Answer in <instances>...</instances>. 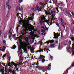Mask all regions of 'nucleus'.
<instances>
[{"label": "nucleus", "instance_id": "nucleus-11", "mask_svg": "<svg viewBox=\"0 0 74 74\" xmlns=\"http://www.w3.org/2000/svg\"><path fill=\"white\" fill-rule=\"evenodd\" d=\"M11 64H12V65H14L16 69L17 67V64L14 63V62L12 61L11 62Z\"/></svg>", "mask_w": 74, "mask_h": 74}, {"label": "nucleus", "instance_id": "nucleus-27", "mask_svg": "<svg viewBox=\"0 0 74 74\" xmlns=\"http://www.w3.org/2000/svg\"><path fill=\"white\" fill-rule=\"evenodd\" d=\"M74 67V63H73L72 65V66H70V68H71V67Z\"/></svg>", "mask_w": 74, "mask_h": 74}, {"label": "nucleus", "instance_id": "nucleus-15", "mask_svg": "<svg viewBox=\"0 0 74 74\" xmlns=\"http://www.w3.org/2000/svg\"><path fill=\"white\" fill-rule=\"evenodd\" d=\"M39 8V7L38 6V5H37L35 7V11H36L37 10H38Z\"/></svg>", "mask_w": 74, "mask_h": 74}, {"label": "nucleus", "instance_id": "nucleus-1", "mask_svg": "<svg viewBox=\"0 0 74 74\" xmlns=\"http://www.w3.org/2000/svg\"><path fill=\"white\" fill-rule=\"evenodd\" d=\"M23 27L25 28V29L23 30L24 32L31 31L29 33L30 35L32 36H33L34 37H37V35L33 34L34 33H36V32L37 31V30H34V27H32L30 29H29V24L24 23L23 25Z\"/></svg>", "mask_w": 74, "mask_h": 74}, {"label": "nucleus", "instance_id": "nucleus-19", "mask_svg": "<svg viewBox=\"0 0 74 74\" xmlns=\"http://www.w3.org/2000/svg\"><path fill=\"white\" fill-rule=\"evenodd\" d=\"M7 7L8 10H10V9L11 8V6H10V5H9L8 4L7 5Z\"/></svg>", "mask_w": 74, "mask_h": 74}, {"label": "nucleus", "instance_id": "nucleus-45", "mask_svg": "<svg viewBox=\"0 0 74 74\" xmlns=\"http://www.w3.org/2000/svg\"><path fill=\"white\" fill-rule=\"evenodd\" d=\"M19 22H20V24L22 23V21L20 20V21H19Z\"/></svg>", "mask_w": 74, "mask_h": 74}, {"label": "nucleus", "instance_id": "nucleus-59", "mask_svg": "<svg viewBox=\"0 0 74 74\" xmlns=\"http://www.w3.org/2000/svg\"><path fill=\"white\" fill-rule=\"evenodd\" d=\"M9 60H11V57H9Z\"/></svg>", "mask_w": 74, "mask_h": 74}, {"label": "nucleus", "instance_id": "nucleus-43", "mask_svg": "<svg viewBox=\"0 0 74 74\" xmlns=\"http://www.w3.org/2000/svg\"><path fill=\"white\" fill-rule=\"evenodd\" d=\"M72 51H73V53H72V55H73H73H74V51H73V50H72Z\"/></svg>", "mask_w": 74, "mask_h": 74}, {"label": "nucleus", "instance_id": "nucleus-39", "mask_svg": "<svg viewBox=\"0 0 74 74\" xmlns=\"http://www.w3.org/2000/svg\"><path fill=\"white\" fill-rule=\"evenodd\" d=\"M71 32L72 33H74V32H73V29H71Z\"/></svg>", "mask_w": 74, "mask_h": 74}, {"label": "nucleus", "instance_id": "nucleus-9", "mask_svg": "<svg viewBox=\"0 0 74 74\" xmlns=\"http://www.w3.org/2000/svg\"><path fill=\"white\" fill-rule=\"evenodd\" d=\"M22 6H18L16 8V10L18 11L19 10L20 11H21L22 10Z\"/></svg>", "mask_w": 74, "mask_h": 74}, {"label": "nucleus", "instance_id": "nucleus-18", "mask_svg": "<svg viewBox=\"0 0 74 74\" xmlns=\"http://www.w3.org/2000/svg\"><path fill=\"white\" fill-rule=\"evenodd\" d=\"M49 43H50V44H52V43H53L54 42L53 40H49Z\"/></svg>", "mask_w": 74, "mask_h": 74}, {"label": "nucleus", "instance_id": "nucleus-46", "mask_svg": "<svg viewBox=\"0 0 74 74\" xmlns=\"http://www.w3.org/2000/svg\"><path fill=\"white\" fill-rule=\"evenodd\" d=\"M3 7L4 9H5V5H4L3 6Z\"/></svg>", "mask_w": 74, "mask_h": 74}, {"label": "nucleus", "instance_id": "nucleus-34", "mask_svg": "<svg viewBox=\"0 0 74 74\" xmlns=\"http://www.w3.org/2000/svg\"><path fill=\"white\" fill-rule=\"evenodd\" d=\"M6 56V54H4L3 55V59H4V58Z\"/></svg>", "mask_w": 74, "mask_h": 74}, {"label": "nucleus", "instance_id": "nucleus-49", "mask_svg": "<svg viewBox=\"0 0 74 74\" xmlns=\"http://www.w3.org/2000/svg\"><path fill=\"white\" fill-rule=\"evenodd\" d=\"M56 25L57 26H58V27H59V24H58V23H57L56 24Z\"/></svg>", "mask_w": 74, "mask_h": 74}, {"label": "nucleus", "instance_id": "nucleus-17", "mask_svg": "<svg viewBox=\"0 0 74 74\" xmlns=\"http://www.w3.org/2000/svg\"><path fill=\"white\" fill-rule=\"evenodd\" d=\"M50 47L51 48H55V45L54 44H52L50 45Z\"/></svg>", "mask_w": 74, "mask_h": 74}, {"label": "nucleus", "instance_id": "nucleus-55", "mask_svg": "<svg viewBox=\"0 0 74 74\" xmlns=\"http://www.w3.org/2000/svg\"><path fill=\"white\" fill-rule=\"evenodd\" d=\"M60 4H61L62 5L63 4V2H62L61 3H60Z\"/></svg>", "mask_w": 74, "mask_h": 74}, {"label": "nucleus", "instance_id": "nucleus-58", "mask_svg": "<svg viewBox=\"0 0 74 74\" xmlns=\"http://www.w3.org/2000/svg\"><path fill=\"white\" fill-rule=\"evenodd\" d=\"M54 17H55V16H52V19H53V18H54Z\"/></svg>", "mask_w": 74, "mask_h": 74}, {"label": "nucleus", "instance_id": "nucleus-38", "mask_svg": "<svg viewBox=\"0 0 74 74\" xmlns=\"http://www.w3.org/2000/svg\"><path fill=\"white\" fill-rule=\"evenodd\" d=\"M3 42L4 44H5V42H6V41H5V40H3Z\"/></svg>", "mask_w": 74, "mask_h": 74}, {"label": "nucleus", "instance_id": "nucleus-62", "mask_svg": "<svg viewBox=\"0 0 74 74\" xmlns=\"http://www.w3.org/2000/svg\"><path fill=\"white\" fill-rule=\"evenodd\" d=\"M69 42L70 43V44H71V41H70Z\"/></svg>", "mask_w": 74, "mask_h": 74}, {"label": "nucleus", "instance_id": "nucleus-60", "mask_svg": "<svg viewBox=\"0 0 74 74\" xmlns=\"http://www.w3.org/2000/svg\"><path fill=\"white\" fill-rule=\"evenodd\" d=\"M2 47H0V49H1L2 48Z\"/></svg>", "mask_w": 74, "mask_h": 74}, {"label": "nucleus", "instance_id": "nucleus-50", "mask_svg": "<svg viewBox=\"0 0 74 74\" xmlns=\"http://www.w3.org/2000/svg\"><path fill=\"white\" fill-rule=\"evenodd\" d=\"M10 34H11V35H12V32H10Z\"/></svg>", "mask_w": 74, "mask_h": 74}, {"label": "nucleus", "instance_id": "nucleus-42", "mask_svg": "<svg viewBox=\"0 0 74 74\" xmlns=\"http://www.w3.org/2000/svg\"><path fill=\"white\" fill-rule=\"evenodd\" d=\"M18 27H16V32H17L18 31Z\"/></svg>", "mask_w": 74, "mask_h": 74}, {"label": "nucleus", "instance_id": "nucleus-30", "mask_svg": "<svg viewBox=\"0 0 74 74\" xmlns=\"http://www.w3.org/2000/svg\"><path fill=\"white\" fill-rule=\"evenodd\" d=\"M45 44H47V45H48V44H49V41H47L45 42Z\"/></svg>", "mask_w": 74, "mask_h": 74}, {"label": "nucleus", "instance_id": "nucleus-2", "mask_svg": "<svg viewBox=\"0 0 74 74\" xmlns=\"http://www.w3.org/2000/svg\"><path fill=\"white\" fill-rule=\"evenodd\" d=\"M28 46V44H25L24 45H23L22 46H20L18 47V50L17 52H19V51H21L22 52V51L21 50L22 49H23L24 51H26L25 53H27V50H26V48Z\"/></svg>", "mask_w": 74, "mask_h": 74}, {"label": "nucleus", "instance_id": "nucleus-5", "mask_svg": "<svg viewBox=\"0 0 74 74\" xmlns=\"http://www.w3.org/2000/svg\"><path fill=\"white\" fill-rule=\"evenodd\" d=\"M45 57L44 56L40 55L39 57L38 58V60H40V59H42V63H44L45 61V59H45Z\"/></svg>", "mask_w": 74, "mask_h": 74}, {"label": "nucleus", "instance_id": "nucleus-54", "mask_svg": "<svg viewBox=\"0 0 74 74\" xmlns=\"http://www.w3.org/2000/svg\"><path fill=\"white\" fill-rule=\"evenodd\" d=\"M45 49H46V50H47V51H49V49H47L46 48H45Z\"/></svg>", "mask_w": 74, "mask_h": 74}, {"label": "nucleus", "instance_id": "nucleus-8", "mask_svg": "<svg viewBox=\"0 0 74 74\" xmlns=\"http://www.w3.org/2000/svg\"><path fill=\"white\" fill-rule=\"evenodd\" d=\"M32 16H31V17H28V18L27 19V20L28 22H29V20H30L31 21H33V19H34V18L33 17V16H34V14H32Z\"/></svg>", "mask_w": 74, "mask_h": 74}, {"label": "nucleus", "instance_id": "nucleus-6", "mask_svg": "<svg viewBox=\"0 0 74 74\" xmlns=\"http://www.w3.org/2000/svg\"><path fill=\"white\" fill-rule=\"evenodd\" d=\"M23 38H24V37L22 36H21L20 37H18L17 39H18V40H19L20 43V44H22V40H21L24 39H23Z\"/></svg>", "mask_w": 74, "mask_h": 74}, {"label": "nucleus", "instance_id": "nucleus-20", "mask_svg": "<svg viewBox=\"0 0 74 74\" xmlns=\"http://www.w3.org/2000/svg\"><path fill=\"white\" fill-rule=\"evenodd\" d=\"M34 65H36V66H37L38 65V61H37V63L35 62L34 63Z\"/></svg>", "mask_w": 74, "mask_h": 74}, {"label": "nucleus", "instance_id": "nucleus-3", "mask_svg": "<svg viewBox=\"0 0 74 74\" xmlns=\"http://www.w3.org/2000/svg\"><path fill=\"white\" fill-rule=\"evenodd\" d=\"M51 65L50 64H49L47 66L43 67L42 68V71L43 72H45V71H47V70H49V71L51 70Z\"/></svg>", "mask_w": 74, "mask_h": 74}, {"label": "nucleus", "instance_id": "nucleus-48", "mask_svg": "<svg viewBox=\"0 0 74 74\" xmlns=\"http://www.w3.org/2000/svg\"><path fill=\"white\" fill-rule=\"evenodd\" d=\"M71 13L73 15H74V14L73 12H71Z\"/></svg>", "mask_w": 74, "mask_h": 74}, {"label": "nucleus", "instance_id": "nucleus-33", "mask_svg": "<svg viewBox=\"0 0 74 74\" xmlns=\"http://www.w3.org/2000/svg\"><path fill=\"white\" fill-rule=\"evenodd\" d=\"M31 52L32 53H34V50H31Z\"/></svg>", "mask_w": 74, "mask_h": 74}, {"label": "nucleus", "instance_id": "nucleus-47", "mask_svg": "<svg viewBox=\"0 0 74 74\" xmlns=\"http://www.w3.org/2000/svg\"><path fill=\"white\" fill-rule=\"evenodd\" d=\"M13 37H16L15 34L13 35Z\"/></svg>", "mask_w": 74, "mask_h": 74}, {"label": "nucleus", "instance_id": "nucleus-29", "mask_svg": "<svg viewBox=\"0 0 74 74\" xmlns=\"http://www.w3.org/2000/svg\"><path fill=\"white\" fill-rule=\"evenodd\" d=\"M12 74H15V70H13V71H12Z\"/></svg>", "mask_w": 74, "mask_h": 74}, {"label": "nucleus", "instance_id": "nucleus-16", "mask_svg": "<svg viewBox=\"0 0 74 74\" xmlns=\"http://www.w3.org/2000/svg\"><path fill=\"white\" fill-rule=\"evenodd\" d=\"M42 7H40V8H39L38 9V11H39V12H40V11H42Z\"/></svg>", "mask_w": 74, "mask_h": 74}, {"label": "nucleus", "instance_id": "nucleus-52", "mask_svg": "<svg viewBox=\"0 0 74 74\" xmlns=\"http://www.w3.org/2000/svg\"><path fill=\"white\" fill-rule=\"evenodd\" d=\"M46 15H48V12H47V13H46Z\"/></svg>", "mask_w": 74, "mask_h": 74}, {"label": "nucleus", "instance_id": "nucleus-57", "mask_svg": "<svg viewBox=\"0 0 74 74\" xmlns=\"http://www.w3.org/2000/svg\"><path fill=\"white\" fill-rule=\"evenodd\" d=\"M8 65H9V66H10V65H11V63H9L8 64Z\"/></svg>", "mask_w": 74, "mask_h": 74}, {"label": "nucleus", "instance_id": "nucleus-51", "mask_svg": "<svg viewBox=\"0 0 74 74\" xmlns=\"http://www.w3.org/2000/svg\"><path fill=\"white\" fill-rule=\"evenodd\" d=\"M68 71H69V69H67L66 70V73H68Z\"/></svg>", "mask_w": 74, "mask_h": 74}, {"label": "nucleus", "instance_id": "nucleus-31", "mask_svg": "<svg viewBox=\"0 0 74 74\" xmlns=\"http://www.w3.org/2000/svg\"><path fill=\"white\" fill-rule=\"evenodd\" d=\"M8 3H9V0H7L6 2L7 5H8Z\"/></svg>", "mask_w": 74, "mask_h": 74}, {"label": "nucleus", "instance_id": "nucleus-23", "mask_svg": "<svg viewBox=\"0 0 74 74\" xmlns=\"http://www.w3.org/2000/svg\"><path fill=\"white\" fill-rule=\"evenodd\" d=\"M39 5H43L44 3H42L40 2Z\"/></svg>", "mask_w": 74, "mask_h": 74}, {"label": "nucleus", "instance_id": "nucleus-40", "mask_svg": "<svg viewBox=\"0 0 74 74\" xmlns=\"http://www.w3.org/2000/svg\"><path fill=\"white\" fill-rule=\"evenodd\" d=\"M19 14H21V13H18L17 15H16V16H17L18 17V16H19Z\"/></svg>", "mask_w": 74, "mask_h": 74}, {"label": "nucleus", "instance_id": "nucleus-7", "mask_svg": "<svg viewBox=\"0 0 74 74\" xmlns=\"http://www.w3.org/2000/svg\"><path fill=\"white\" fill-rule=\"evenodd\" d=\"M54 38L56 39V38H58L59 36H60V33L59 34L58 33H57L56 34L54 32Z\"/></svg>", "mask_w": 74, "mask_h": 74}, {"label": "nucleus", "instance_id": "nucleus-32", "mask_svg": "<svg viewBox=\"0 0 74 74\" xmlns=\"http://www.w3.org/2000/svg\"><path fill=\"white\" fill-rule=\"evenodd\" d=\"M61 21L62 23H64V21H63V19H62V18L61 19Z\"/></svg>", "mask_w": 74, "mask_h": 74}, {"label": "nucleus", "instance_id": "nucleus-14", "mask_svg": "<svg viewBox=\"0 0 74 74\" xmlns=\"http://www.w3.org/2000/svg\"><path fill=\"white\" fill-rule=\"evenodd\" d=\"M27 48L28 49H30V50H34V49L33 48V47H27Z\"/></svg>", "mask_w": 74, "mask_h": 74}, {"label": "nucleus", "instance_id": "nucleus-21", "mask_svg": "<svg viewBox=\"0 0 74 74\" xmlns=\"http://www.w3.org/2000/svg\"><path fill=\"white\" fill-rule=\"evenodd\" d=\"M71 39L72 41H73V42H74V37H72L71 38Z\"/></svg>", "mask_w": 74, "mask_h": 74}, {"label": "nucleus", "instance_id": "nucleus-53", "mask_svg": "<svg viewBox=\"0 0 74 74\" xmlns=\"http://www.w3.org/2000/svg\"><path fill=\"white\" fill-rule=\"evenodd\" d=\"M62 26L64 28H65V26H64L63 25H62Z\"/></svg>", "mask_w": 74, "mask_h": 74}, {"label": "nucleus", "instance_id": "nucleus-4", "mask_svg": "<svg viewBox=\"0 0 74 74\" xmlns=\"http://www.w3.org/2000/svg\"><path fill=\"white\" fill-rule=\"evenodd\" d=\"M41 21H40V23L41 25H42L43 24H44L45 22L44 21H42L43 20H45V16H43L41 17Z\"/></svg>", "mask_w": 74, "mask_h": 74}, {"label": "nucleus", "instance_id": "nucleus-56", "mask_svg": "<svg viewBox=\"0 0 74 74\" xmlns=\"http://www.w3.org/2000/svg\"><path fill=\"white\" fill-rule=\"evenodd\" d=\"M7 35H6V36H5L4 37L5 38H7Z\"/></svg>", "mask_w": 74, "mask_h": 74}, {"label": "nucleus", "instance_id": "nucleus-10", "mask_svg": "<svg viewBox=\"0 0 74 74\" xmlns=\"http://www.w3.org/2000/svg\"><path fill=\"white\" fill-rule=\"evenodd\" d=\"M6 48V47L5 46H4L2 47L1 49H0V51H2V52H5V49Z\"/></svg>", "mask_w": 74, "mask_h": 74}, {"label": "nucleus", "instance_id": "nucleus-63", "mask_svg": "<svg viewBox=\"0 0 74 74\" xmlns=\"http://www.w3.org/2000/svg\"><path fill=\"white\" fill-rule=\"evenodd\" d=\"M56 42H57V43L58 44V41H56Z\"/></svg>", "mask_w": 74, "mask_h": 74}, {"label": "nucleus", "instance_id": "nucleus-44", "mask_svg": "<svg viewBox=\"0 0 74 74\" xmlns=\"http://www.w3.org/2000/svg\"><path fill=\"white\" fill-rule=\"evenodd\" d=\"M11 37V35H9V38H10Z\"/></svg>", "mask_w": 74, "mask_h": 74}, {"label": "nucleus", "instance_id": "nucleus-22", "mask_svg": "<svg viewBox=\"0 0 74 74\" xmlns=\"http://www.w3.org/2000/svg\"><path fill=\"white\" fill-rule=\"evenodd\" d=\"M16 46H15V45H14L13 46L12 49H15V48H16Z\"/></svg>", "mask_w": 74, "mask_h": 74}, {"label": "nucleus", "instance_id": "nucleus-26", "mask_svg": "<svg viewBox=\"0 0 74 74\" xmlns=\"http://www.w3.org/2000/svg\"><path fill=\"white\" fill-rule=\"evenodd\" d=\"M23 1V0H19L18 2L19 3H22V2Z\"/></svg>", "mask_w": 74, "mask_h": 74}, {"label": "nucleus", "instance_id": "nucleus-41", "mask_svg": "<svg viewBox=\"0 0 74 74\" xmlns=\"http://www.w3.org/2000/svg\"><path fill=\"white\" fill-rule=\"evenodd\" d=\"M52 58H53V57L52 56H51V55H50V59H52Z\"/></svg>", "mask_w": 74, "mask_h": 74}, {"label": "nucleus", "instance_id": "nucleus-25", "mask_svg": "<svg viewBox=\"0 0 74 74\" xmlns=\"http://www.w3.org/2000/svg\"><path fill=\"white\" fill-rule=\"evenodd\" d=\"M42 33H45V31L44 29L41 30Z\"/></svg>", "mask_w": 74, "mask_h": 74}, {"label": "nucleus", "instance_id": "nucleus-37", "mask_svg": "<svg viewBox=\"0 0 74 74\" xmlns=\"http://www.w3.org/2000/svg\"><path fill=\"white\" fill-rule=\"evenodd\" d=\"M9 72H10V73H11L12 72V70L11 69H9Z\"/></svg>", "mask_w": 74, "mask_h": 74}, {"label": "nucleus", "instance_id": "nucleus-12", "mask_svg": "<svg viewBox=\"0 0 74 74\" xmlns=\"http://www.w3.org/2000/svg\"><path fill=\"white\" fill-rule=\"evenodd\" d=\"M49 20H48V21L45 20L44 21V22H46V23H47V24H48V25H49V26H50L51 25H52L53 23L51 22L50 23V24L49 25V24H48V23H49Z\"/></svg>", "mask_w": 74, "mask_h": 74}, {"label": "nucleus", "instance_id": "nucleus-24", "mask_svg": "<svg viewBox=\"0 0 74 74\" xmlns=\"http://www.w3.org/2000/svg\"><path fill=\"white\" fill-rule=\"evenodd\" d=\"M25 41H28L29 39L27 38H25Z\"/></svg>", "mask_w": 74, "mask_h": 74}, {"label": "nucleus", "instance_id": "nucleus-36", "mask_svg": "<svg viewBox=\"0 0 74 74\" xmlns=\"http://www.w3.org/2000/svg\"><path fill=\"white\" fill-rule=\"evenodd\" d=\"M45 28H46V30H48V29L47 28L46 26H45Z\"/></svg>", "mask_w": 74, "mask_h": 74}, {"label": "nucleus", "instance_id": "nucleus-13", "mask_svg": "<svg viewBox=\"0 0 74 74\" xmlns=\"http://www.w3.org/2000/svg\"><path fill=\"white\" fill-rule=\"evenodd\" d=\"M43 52V49H40V50H37L36 52V53H37L38 52Z\"/></svg>", "mask_w": 74, "mask_h": 74}, {"label": "nucleus", "instance_id": "nucleus-64", "mask_svg": "<svg viewBox=\"0 0 74 74\" xmlns=\"http://www.w3.org/2000/svg\"><path fill=\"white\" fill-rule=\"evenodd\" d=\"M24 63H27V61H25V62H24Z\"/></svg>", "mask_w": 74, "mask_h": 74}, {"label": "nucleus", "instance_id": "nucleus-28", "mask_svg": "<svg viewBox=\"0 0 74 74\" xmlns=\"http://www.w3.org/2000/svg\"><path fill=\"white\" fill-rule=\"evenodd\" d=\"M41 29H42V28H43V29H44V30H46V29H45V28H44V26H41Z\"/></svg>", "mask_w": 74, "mask_h": 74}, {"label": "nucleus", "instance_id": "nucleus-35", "mask_svg": "<svg viewBox=\"0 0 74 74\" xmlns=\"http://www.w3.org/2000/svg\"><path fill=\"white\" fill-rule=\"evenodd\" d=\"M1 64H3V65L4 66H5V63H1Z\"/></svg>", "mask_w": 74, "mask_h": 74}, {"label": "nucleus", "instance_id": "nucleus-61", "mask_svg": "<svg viewBox=\"0 0 74 74\" xmlns=\"http://www.w3.org/2000/svg\"><path fill=\"white\" fill-rule=\"evenodd\" d=\"M57 11H58V12H59V10H58V9H57Z\"/></svg>", "mask_w": 74, "mask_h": 74}]
</instances>
